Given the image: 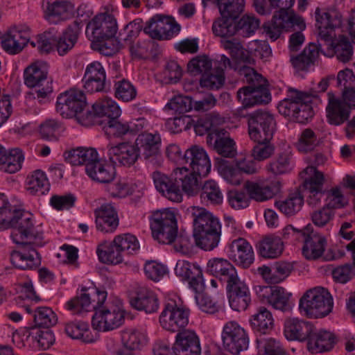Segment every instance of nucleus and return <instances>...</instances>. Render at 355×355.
Returning <instances> with one entry per match:
<instances>
[{"label": "nucleus", "instance_id": "c03bdc74", "mask_svg": "<svg viewBox=\"0 0 355 355\" xmlns=\"http://www.w3.org/2000/svg\"><path fill=\"white\" fill-rule=\"evenodd\" d=\"M28 41V37L16 29L9 31L1 37L2 47L10 54L21 52Z\"/></svg>", "mask_w": 355, "mask_h": 355}, {"label": "nucleus", "instance_id": "37998d69", "mask_svg": "<svg viewBox=\"0 0 355 355\" xmlns=\"http://www.w3.org/2000/svg\"><path fill=\"white\" fill-rule=\"evenodd\" d=\"M73 11L72 5L64 1H55L48 3L45 11L47 20L51 23H58L69 19Z\"/></svg>", "mask_w": 355, "mask_h": 355}, {"label": "nucleus", "instance_id": "473e14b6", "mask_svg": "<svg viewBox=\"0 0 355 355\" xmlns=\"http://www.w3.org/2000/svg\"><path fill=\"white\" fill-rule=\"evenodd\" d=\"M327 46V52L330 55H335L343 63H347L353 58V46L348 38L340 35L337 39H331L330 42H323Z\"/></svg>", "mask_w": 355, "mask_h": 355}, {"label": "nucleus", "instance_id": "680f3d73", "mask_svg": "<svg viewBox=\"0 0 355 355\" xmlns=\"http://www.w3.org/2000/svg\"><path fill=\"white\" fill-rule=\"evenodd\" d=\"M234 19L230 17H220L217 18L212 25L213 33L218 37H229L236 33V27L234 23Z\"/></svg>", "mask_w": 355, "mask_h": 355}, {"label": "nucleus", "instance_id": "c9c22d12", "mask_svg": "<svg viewBox=\"0 0 355 355\" xmlns=\"http://www.w3.org/2000/svg\"><path fill=\"white\" fill-rule=\"evenodd\" d=\"M307 348L312 354L322 353L333 347L334 337L331 333L324 330L313 331L308 337Z\"/></svg>", "mask_w": 355, "mask_h": 355}, {"label": "nucleus", "instance_id": "5701e85b", "mask_svg": "<svg viewBox=\"0 0 355 355\" xmlns=\"http://www.w3.org/2000/svg\"><path fill=\"white\" fill-rule=\"evenodd\" d=\"M224 129H214L207 136V143L222 157L232 158L236 156L237 151L236 143L233 139L226 136Z\"/></svg>", "mask_w": 355, "mask_h": 355}, {"label": "nucleus", "instance_id": "f257e3e1", "mask_svg": "<svg viewBox=\"0 0 355 355\" xmlns=\"http://www.w3.org/2000/svg\"><path fill=\"white\" fill-rule=\"evenodd\" d=\"M12 227V241L16 244L37 243L41 233L36 230L32 215L8 202L0 207V229Z\"/></svg>", "mask_w": 355, "mask_h": 355}, {"label": "nucleus", "instance_id": "ddd939ff", "mask_svg": "<svg viewBox=\"0 0 355 355\" xmlns=\"http://www.w3.org/2000/svg\"><path fill=\"white\" fill-rule=\"evenodd\" d=\"M152 176L155 188L163 196L174 202H182L183 194L179 184V180H181L180 173L174 169L169 175H166L156 171Z\"/></svg>", "mask_w": 355, "mask_h": 355}, {"label": "nucleus", "instance_id": "423d86ee", "mask_svg": "<svg viewBox=\"0 0 355 355\" xmlns=\"http://www.w3.org/2000/svg\"><path fill=\"white\" fill-rule=\"evenodd\" d=\"M222 346L232 355H239L248 348L250 338L246 329L234 320L227 322L221 332Z\"/></svg>", "mask_w": 355, "mask_h": 355}, {"label": "nucleus", "instance_id": "864d4df0", "mask_svg": "<svg viewBox=\"0 0 355 355\" xmlns=\"http://www.w3.org/2000/svg\"><path fill=\"white\" fill-rule=\"evenodd\" d=\"M223 47L229 51L233 59L243 61L248 64H254V60L250 52L246 50L241 42L236 39L224 40L221 41Z\"/></svg>", "mask_w": 355, "mask_h": 355}, {"label": "nucleus", "instance_id": "aec40b11", "mask_svg": "<svg viewBox=\"0 0 355 355\" xmlns=\"http://www.w3.org/2000/svg\"><path fill=\"white\" fill-rule=\"evenodd\" d=\"M183 159L191 170L198 176H207L211 170V162L206 151L198 146H193L184 154Z\"/></svg>", "mask_w": 355, "mask_h": 355}, {"label": "nucleus", "instance_id": "6e6d98bb", "mask_svg": "<svg viewBox=\"0 0 355 355\" xmlns=\"http://www.w3.org/2000/svg\"><path fill=\"white\" fill-rule=\"evenodd\" d=\"M122 251L115 248L113 241L110 243L104 242L97 248L99 260L107 264H119L123 261Z\"/></svg>", "mask_w": 355, "mask_h": 355}, {"label": "nucleus", "instance_id": "69168bd1", "mask_svg": "<svg viewBox=\"0 0 355 355\" xmlns=\"http://www.w3.org/2000/svg\"><path fill=\"white\" fill-rule=\"evenodd\" d=\"M115 248L128 254H132L139 248V243L135 236L127 233L117 235L113 240Z\"/></svg>", "mask_w": 355, "mask_h": 355}, {"label": "nucleus", "instance_id": "7c9ffc66", "mask_svg": "<svg viewBox=\"0 0 355 355\" xmlns=\"http://www.w3.org/2000/svg\"><path fill=\"white\" fill-rule=\"evenodd\" d=\"M96 226L103 232H113L119 225V218L115 209L111 205H103L96 209Z\"/></svg>", "mask_w": 355, "mask_h": 355}, {"label": "nucleus", "instance_id": "dca6fc26", "mask_svg": "<svg viewBox=\"0 0 355 355\" xmlns=\"http://www.w3.org/2000/svg\"><path fill=\"white\" fill-rule=\"evenodd\" d=\"M86 107L85 95L79 89H71L61 94L57 100V110L66 117H71Z\"/></svg>", "mask_w": 355, "mask_h": 355}, {"label": "nucleus", "instance_id": "0eeeda50", "mask_svg": "<svg viewBox=\"0 0 355 355\" xmlns=\"http://www.w3.org/2000/svg\"><path fill=\"white\" fill-rule=\"evenodd\" d=\"M248 135L254 141H270L276 131V121L268 112L257 111L248 116Z\"/></svg>", "mask_w": 355, "mask_h": 355}, {"label": "nucleus", "instance_id": "6ab92c4d", "mask_svg": "<svg viewBox=\"0 0 355 355\" xmlns=\"http://www.w3.org/2000/svg\"><path fill=\"white\" fill-rule=\"evenodd\" d=\"M230 307L236 311L247 309L250 302V293L248 285L239 276L227 284Z\"/></svg>", "mask_w": 355, "mask_h": 355}, {"label": "nucleus", "instance_id": "412c9836", "mask_svg": "<svg viewBox=\"0 0 355 355\" xmlns=\"http://www.w3.org/2000/svg\"><path fill=\"white\" fill-rule=\"evenodd\" d=\"M328 104L326 107L327 121L334 125H340L348 121L350 115V108L343 98L336 97L333 93L329 92Z\"/></svg>", "mask_w": 355, "mask_h": 355}, {"label": "nucleus", "instance_id": "e433bc0d", "mask_svg": "<svg viewBox=\"0 0 355 355\" xmlns=\"http://www.w3.org/2000/svg\"><path fill=\"white\" fill-rule=\"evenodd\" d=\"M337 85L342 91V97L355 109V75L352 70L345 69L338 72Z\"/></svg>", "mask_w": 355, "mask_h": 355}, {"label": "nucleus", "instance_id": "f8f14e48", "mask_svg": "<svg viewBox=\"0 0 355 355\" xmlns=\"http://www.w3.org/2000/svg\"><path fill=\"white\" fill-rule=\"evenodd\" d=\"M124 319L125 313L122 309L114 305L105 306L96 310L92 325L99 331H108L120 327Z\"/></svg>", "mask_w": 355, "mask_h": 355}, {"label": "nucleus", "instance_id": "cd10ccee", "mask_svg": "<svg viewBox=\"0 0 355 355\" xmlns=\"http://www.w3.org/2000/svg\"><path fill=\"white\" fill-rule=\"evenodd\" d=\"M84 87L88 92H98L103 90L105 83V72L100 62L89 64L83 78Z\"/></svg>", "mask_w": 355, "mask_h": 355}, {"label": "nucleus", "instance_id": "13d9d810", "mask_svg": "<svg viewBox=\"0 0 355 355\" xmlns=\"http://www.w3.org/2000/svg\"><path fill=\"white\" fill-rule=\"evenodd\" d=\"M220 16L236 19L243 11L245 0H217Z\"/></svg>", "mask_w": 355, "mask_h": 355}, {"label": "nucleus", "instance_id": "f3484780", "mask_svg": "<svg viewBox=\"0 0 355 355\" xmlns=\"http://www.w3.org/2000/svg\"><path fill=\"white\" fill-rule=\"evenodd\" d=\"M298 239L304 242L302 254L306 259L315 260L322 256L327 245L323 236L311 231L309 227L298 232Z\"/></svg>", "mask_w": 355, "mask_h": 355}, {"label": "nucleus", "instance_id": "9d476101", "mask_svg": "<svg viewBox=\"0 0 355 355\" xmlns=\"http://www.w3.org/2000/svg\"><path fill=\"white\" fill-rule=\"evenodd\" d=\"M116 31V21L113 15L103 12L96 15L87 24L86 33L93 42H102L114 37Z\"/></svg>", "mask_w": 355, "mask_h": 355}, {"label": "nucleus", "instance_id": "3c124183", "mask_svg": "<svg viewBox=\"0 0 355 355\" xmlns=\"http://www.w3.org/2000/svg\"><path fill=\"white\" fill-rule=\"evenodd\" d=\"M175 171L180 173L181 180H179V184L181 185L182 192H184L189 196H194L199 192L198 180L196 173L192 171L189 172L186 167L176 168Z\"/></svg>", "mask_w": 355, "mask_h": 355}, {"label": "nucleus", "instance_id": "79ce46f5", "mask_svg": "<svg viewBox=\"0 0 355 355\" xmlns=\"http://www.w3.org/2000/svg\"><path fill=\"white\" fill-rule=\"evenodd\" d=\"M250 324L253 330L266 334L274 328V319L272 313L264 306H260L252 315Z\"/></svg>", "mask_w": 355, "mask_h": 355}, {"label": "nucleus", "instance_id": "f704fd0d", "mask_svg": "<svg viewBox=\"0 0 355 355\" xmlns=\"http://www.w3.org/2000/svg\"><path fill=\"white\" fill-rule=\"evenodd\" d=\"M193 218V230H210L221 231V225L218 218L205 208L191 207Z\"/></svg>", "mask_w": 355, "mask_h": 355}, {"label": "nucleus", "instance_id": "7ed1b4c3", "mask_svg": "<svg viewBox=\"0 0 355 355\" xmlns=\"http://www.w3.org/2000/svg\"><path fill=\"white\" fill-rule=\"evenodd\" d=\"M311 101V97L308 93L289 87L288 98L279 105V112L298 123H305L313 115L309 105Z\"/></svg>", "mask_w": 355, "mask_h": 355}, {"label": "nucleus", "instance_id": "1a4fd4ad", "mask_svg": "<svg viewBox=\"0 0 355 355\" xmlns=\"http://www.w3.org/2000/svg\"><path fill=\"white\" fill-rule=\"evenodd\" d=\"M315 17L318 30V42H330L335 37L334 30L342 24L341 13L336 9L324 10L317 8Z\"/></svg>", "mask_w": 355, "mask_h": 355}, {"label": "nucleus", "instance_id": "4be33fe9", "mask_svg": "<svg viewBox=\"0 0 355 355\" xmlns=\"http://www.w3.org/2000/svg\"><path fill=\"white\" fill-rule=\"evenodd\" d=\"M295 26L300 30L305 28L304 20L300 16L291 15L290 17H283L274 14L271 23L265 24L263 28L270 39L276 40L283 30L288 31Z\"/></svg>", "mask_w": 355, "mask_h": 355}, {"label": "nucleus", "instance_id": "774afa93", "mask_svg": "<svg viewBox=\"0 0 355 355\" xmlns=\"http://www.w3.org/2000/svg\"><path fill=\"white\" fill-rule=\"evenodd\" d=\"M260 25L259 20L253 15H243L235 24L236 32L245 37H250Z\"/></svg>", "mask_w": 355, "mask_h": 355}, {"label": "nucleus", "instance_id": "ea45409f", "mask_svg": "<svg viewBox=\"0 0 355 355\" xmlns=\"http://www.w3.org/2000/svg\"><path fill=\"white\" fill-rule=\"evenodd\" d=\"M244 188L250 199L257 202H263L272 198L275 193V187L272 183L247 181Z\"/></svg>", "mask_w": 355, "mask_h": 355}, {"label": "nucleus", "instance_id": "09e8293b", "mask_svg": "<svg viewBox=\"0 0 355 355\" xmlns=\"http://www.w3.org/2000/svg\"><path fill=\"white\" fill-rule=\"evenodd\" d=\"M66 160L72 165H85L92 163L98 157V153L94 148H77L65 153Z\"/></svg>", "mask_w": 355, "mask_h": 355}, {"label": "nucleus", "instance_id": "2eb2a0df", "mask_svg": "<svg viewBox=\"0 0 355 355\" xmlns=\"http://www.w3.org/2000/svg\"><path fill=\"white\" fill-rule=\"evenodd\" d=\"M259 300L276 310L288 312L292 309L291 293L280 286H259L256 289Z\"/></svg>", "mask_w": 355, "mask_h": 355}, {"label": "nucleus", "instance_id": "de8ad7c7", "mask_svg": "<svg viewBox=\"0 0 355 355\" xmlns=\"http://www.w3.org/2000/svg\"><path fill=\"white\" fill-rule=\"evenodd\" d=\"M221 231L210 230H193L196 245L205 250H211L218 246Z\"/></svg>", "mask_w": 355, "mask_h": 355}, {"label": "nucleus", "instance_id": "f03ea898", "mask_svg": "<svg viewBox=\"0 0 355 355\" xmlns=\"http://www.w3.org/2000/svg\"><path fill=\"white\" fill-rule=\"evenodd\" d=\"M333 299L329 292L322 287L307 291L300 298L299 309L308 318H322L331 312Z\"/></svg>", "mask_w": 355, "mask_h": 355}, {"label": "nucleus", "instance_id": "2f4dec72", "mask_svg": "<svg viewBox=\"0 0 355 355\" xmlns=\"http://www.w3.org/2000/svg\"><path fill=\"white\" fill-rule=\"evenodd\" d=\"M131 305L139 311L153 313L159 309V300L156 294L146 287L139 288L136 296L130 301Z\"/></svg>", "mask_w": 355, "mask_h": 355}, {"label": "nucleus", "instance_id": "4468645a", "mask_svg": "<svg viewBox=\"0 0 355 355\" xmlns=\"http://www.w3.org/2000/svg\"><path fill=\"white\" fill-rule=\"evenodd\" d=\"M189 311L175 304H167L159 315V324L166 331L181 332L189 324Z\"/></svg>", "mask_w": 355, "mask_h": 355}, {"label": "nucleus", "instance_id": "c85d7f7f", "mask_svg": "<svg viewBox=\"0 0 355 355\" xmlns=\"http://www.w3.org/2000/svg\"><path fill=\"white\" fill-rule=\"evenodd\" d=\"M86 173L94 181L101 184H107L113 181L116 176L114 167L110 163L98 159L89 163Z\"/></svg>", "mask_w": 355, "mask_h": 355}, {"label": "nucleus", "instance_id": "338daca9", "mask_svg": "<svg viewBox=\"0 0 355 355\" xmlns=\"http://www.w3.org/2000/svg\"><path fill=\"white\" fill-rule=\"evenodd\" d=\"M239 75L244 78V80L249 85L247 87H268L267 80L253 68L243 66L239 69Z\"/></svg>", "mask_w": 355, "mask_h": 355}, {"label": "nucleus", "instance_id": "a18cd8bd", "mask_svg": "<svg viewBox=\"0 0 355 355\" xmlns=\"http://www.w3.org/2000/svg\"><path fill=\"white\" fill-rule=\"evenodd\" d=\"M200 199L207 205H220L223 202V193L218 183L214 180H206L201 187Z\"/></svg>", "mask_w": 355, "mask_h": 355}, {"label": "nucleus", "instance_id": "a211bd4d", "mask_svg": "<svg viewBox=\"0 0 355 355\" xmlns=\"http://www.w3.org/2000/svg\"><path fill=\"white\" fill-rule=\"evenodd\" d=\"M42 236L37 239V243L21 244L23 245L19 250H14L10 254V261L14 267L20 270H32L40 265L39 254L33 245H40Z\"/></svg>", "mask_w": 355, "mask_h": 355}, {"label": "nucleus", "instance_id": "c756f323", "mask_svg": "<svg viewBox=\"0 0 355 355\" xmlns=\"http://www.w3.org/2000/svg\"><path fill=\"white\" fill-rule=\"evenodd\" d=\"M311 322L296 318H289L284 322V335L289 340L304 341L313 331Z\"/></svg>", "mask_w": 355, "mask_h": 355}, {"label": "nucleus", "instance_id": "9b49d317", "mask_svg": "<svg viewBox=\"0 0 355 355\" xmlns=\"http://www.w3.org/2000/svg\"><path fill=\"white\" fill-rule=\"evenodd\" d=\"M180 29L173 17L156 15L146 23L144 31L153 39L168 40L178 35Z\"/></svg>", "mask_w": 355, "mask_h": 355}, {"label": "nucleus", "instance_id": "052dcab7", "mask_svg": "<svg viewBox=\"0 0 355 355\" xmlns=\"http://www.w3.org/2000/svg\"><path fill=\"white\" fill-rule=\"evenodd\" d=\"M303 204L304 198L299 191L290 194L285 200L277 202L279 210L289 216L297 213L301 209Z\"/></svg>", "mask_w": 355, "mask_h": 355}, {"label": "nucleus", "instance_id": "b1692460", "mask_svg": "<svg viewBox=\"0 0 355 355\" xmlns=\"http://www.w3.org/2000/svg\"><path fill=\"white\" fill-rule=\"evenodd\" d=\"M175 355H200V340L196 334L191 330H183L175 337L173 347Z\"/></svg>", "mask_w": 355, "mask_h": 355}, {"label": "nucleus", "instance_id": "49530a36", "mask_svg": "<svg viewBox=\"0 0 355 355\" xmlns=\"http://www.w3.org/2000/svg\"><path fill=\"white\" fill-rule=\"evenodd\" d=\"M66 334L73 339H79L85 343H92L97 340V335L89 329L87 323L78 321L66 324Z\"/></svg>", "mask_w": 355, "mask_h": 355}, {"label": "nucleus", "instance_id": "4d7b16f0", "mask_svg": "<svg viewBox=\"0 0 355 355\" xmlns=\"http://www.w3.org/2000/svg\"><path fill=\"white\" fill-rule=\"evenodd\" d=\"M27 190L33 195L42 196L49 190V183L44 174L37 170L28 178Z\"/></svg>", "mask_w": 355, "mask_h": 355}, {"label": "nucleus", "instance_id": "e2e57ef3", "mask_svg": "<svg viewBox=\"0 0 355 355\" xmlns=\"http://www.w3.org/2000/svg\"><path fill=\"white\" fill-rule=\"evenodd\" d=\"M188 71L193 76H202L211 71V60L205 55H200L192 58L187 64Z\"/></svg>", "mask_w": 355, "mask_h": 355}, {"label": "nucleus", "instance_id": "4c0bfd02", "mask_svg": "<svg viewBox=\"0 0 355 355\" xmlns=\"http://www.w3.org/2000/svg\"><path fill=\"white\" fill-rule=\"evenodd\" d=\"M257 250L260 256L263 258L276 259L283 252L284 243L278 236L266 235L258 242Z\"/></svg>", "mask_w": 355, "mask_h": 355}, {"label": "nucleus", "instance_id": "a19ab883", "mask_svg": "<svg viewBox=\"0 0 355 355\" xmlns=\"http://www.w3.org/2000/svg\"><path fill=\"white\" fill-rule=\"evenodd\" d=\"M322 44L311 43L304 51L298 55L291 58L293 67L297 71H305L314 63L318 58L321 49Z\"/></svg>", "mask_w": 355, "mask_h": 355}, {"label": "nucleus", "instance_id": "39448f33", "mask_svg": "<svg viewBox=\"0 0 355 355\" xmlns=\"http://www.w3.org/2000/svg\"><path fill=\"white\" fill-rule=\"evenodd\" d=\"M234 167L230 161L222 157L215 158L214 166L220 175L228 182L233 185H239L241 182V175L240 172L248 175L257 173L260 170V166L254 159L241 157L235 160Z\"/></svg>", "mask_w": 355, "mask_h": 355}, {"label": "nucleus", "instance_id": "393cba45", "mask_svg": "<svg viewBox=\"0 0 355 355\" xmlns=\"http://www.w3.org/2000/svg\"><path fill=\"white\" fill-rule=\"evenodd\" d=\"M83 26V21L76 19L55 40L54 45L60 55H66L74 47Z\"/></svg>", "mask_w": 355, "mask_h": 355}, {"label": "nucleus", "instance_id": "a878e982", "mask_svg": "<svg viewBox=\"0 0 355 355\" xmlns=\"http://www.w3.org/2000/svg\"><path fill=\"white\" fill-rule=\"evenodd\" d=\"M229 257L237 265L247 268L254 261V252L251 245L245 239L239 238L230 244Z\"/></svg>", "mask_w": 355, "mask_h": 355}, {"label": "nucleus", "instance_id": "20e7f679", "mask_svg": "<svg viewBox=\"0 0 355 355\" xmlns=\"http://www.w3.org/2000/svg\"><path fill=\"white\" fill-rule=\"evenodd\" d=\"M152 236L163 244H171L178 236V223L175 212L170 209L154 211L150 219Z\"/></svg>", "mask_w": 355, "mask_h": 355}, {"label": "nucleus", "instance_id": "603ef678", "mask_svg": "<svg viewBox=\"0 0 355 355\" xmlns=\"http://www.w3.org/2000/svg\"><path fill=\"white\" fill-rule=\"evenodd\" d=\"M23 160L21 151L17 148L12 149L8 153L1 155L0 170L6 173H14L21 168Z\"/></svg>", "mask_w": 355, "mask_h": 355}, {"label": "nucleus", "instance_id": "58836bf2", "mask_svg": "<svg viewBox=\"0 0 355 355\" xmlns=\"http://www.w3.org/2000/svg\"><path fill=\"white\" fill-rule=\"evenodd\" d=\"M207 272L228 282L239 276L235 268L227 259L215 258L207 263Z\"/></svg>", "mask_w": 355, "mask_h": 355}, {"label": "nucleus", "instance_id": "bf43d9fd", "mask_svg": "<svg viewBox=\"0 0 355 355\" xmlns=\"http://www.w3.org/2000/svg\"><path fill=\"white\" fill-rule=\"evenodd\" d=\"M92 110L98 116H107L110 119L113 117H119L121 114V109L118 105L111 98H105L96 101L92 105Z\"/></svg>", "mask_w": 355, "mask_h": 355}, {"label": "nucleus", "instance_id": "6e6552de", "mask_svg": "<svg viewBox=\"0 0 355 355\" xmlns=\"http://www.w3.org/2000/svg\"><path fill=\"white\" fill-rule=\"evenodd\" d=\"M139 155L145 163L157 167L161 166L162 158L160 153L161 137L158 133L142 132L135 140Z\"/></svg>", "mask_w": 355, "mask_h": 355}, {"label": "nucleus", "instance_id": "bb28decb", "mask_svg": "<svg viewBox=\"0 0 355 355\" xmlns=\"http://www.w3.org/2000/svg\"><path fill=\"white\" fill-rule=\"evenodd\" d=\"M237 98L243 107L247 108L269 103L270 94L268 87H243L237 92Z\"/></svg>", "mask_w": 355, "mask_h": 355}, {"label": "nucleus", "instance_id": "5fc2aeb1", "mask_svg": "<svg viewBox=\"0 0 355 355\" xmlns=\"http://www.w3.org/2000/svg\"><path fill=\"white\" fill-rule=\"evenodd\" d=\"M300 175L304 180V185L306 191H322L324 175L314 166L306 167Z\"/></svg>", "mask_w": 355, "mask_h": 355}, {"label": "nucleus", "instance_id": "72a5a7b5", "mask_svg": "<svg viewBox=\"0 0 355 355\" xmlns=\"http://www.w3.org/2000/svg\"><path fill=\"white\" fill-rule=\"evenodd\" d=\"M110 159L114 162H118L123 166H130L140 157L135 146L128 143H121L115 146H111L108 150Z\"/></svg>", "mask_w": 355, "mask_h": 355}, {"label": "nucleus", "instance_id": "8fccbe9b", "mask_svg": "<svg viewBox=\"0 0 355 355\" xmlns=\"http://www.w3.org/2000/svg\"><path fill=\"white\" fill-rule=\"evenodd\" d=\"M46 75L45 65L35 62L25 70V84L29 87H41L47 81Z\"/></svg>", "mask_w": 355, "mask_h": 355}, {"label": "nucleus", "instance_id": "0e129e2a", "mask_svg": "<svg viewBox=\"0 0 355 355\" xmlns=\"http://www.w3.org/2000/svg\"><path fill=\"white\" fill-rule=\"evenodd\" d=\"M96 300L92 299L89 293H83L68 302L67 309L76 313H80L82 310L89 311L91 309H97L95 304Z\"/></svg>", "mask_w": 355, "mask_h": 355}]
</instances>
